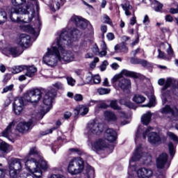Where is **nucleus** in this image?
<instances>
[{
    "mask_svg": "<svg viewBox=\"0 0 178 178\" xmlns=\"http://www.w3.org/2000/svg\"><path fill=\"white\" fill-rule=\"evenodd\" d=\"M67 81L69 86H71L72 87H73V86H74L76 83V81L72 77L67 78Z\"/></svg>",
    "mask_w": 178,
    "mask_h": 178,
    "instance_id": "obj_51",
    "label": "nucleus"
},
{
    "mask_svg": "<svg viewBox=\"0 0 178 178\" xmlns=\"http://www.w3.org/2000/svg\"><path fill=\"white\" fill-rule=\"evenodd\" d=\"M121 7L124 11L126 16H131V10L133 9V6L130 5V2L127 1L126 3L121 4Z\"/></svg>",
    "mask_w": 178,
    "mask_h": 178,
    "instance_id": "obj_23",
    "label": "nucleus"
},
{
    "mask_svg": "<svg viewBox=\"0 0 178 178\" xmlns=\"http://www.w3.org/2000/svg\"><path fill=\"white\" fill-rule=\"evenodd\" d=\"M11 2L13 6H22L26 3V0H12Z\"/></svg>",
    "mask_w": 178,
    "mask_h": 178,
    "instance_id": "obj_39",
    "label": "nucleus"
},
{
    "mask_svg": "<svg viewBox=\"0 0 178 178\" xmlns=\"http://www.w3.org/2000/svg\"><path fill=\"white\" fill-rule=\"evenodd\" d=\"M115 51H120V52H124V54H127L129 52V48L124 43H121L120 44H116L115 46Z\"/></svg>",
    "mask_w": 178,
    "mask_h": 178,
    "instance_id": "obj_28",
    "label": "nucleus"
},
{
    "mask_svg": "<svg viewBox=\"0 0 178 178\" xmlns=\"http://www.w3.org/2000/svg\"><path fill=\"white\" fill-rule=\"evenodd\" d=\"M9 149V145L6 143V142H1L0 143V151H2V152L6 153L8 152V150Z\"/></svg>",
    "mask_w": 178,
    "mask_h": 178,
    "instance_id": "obj_33",
    "label": "nucleus"
},
{
    "mask_svg": "<svg viewBox=\"0 0 178 178\" xmlns=\"http://www.w3.org/2000/svg\"><path fill=\"white\" fill-rule=\"evenodd\" d=\"M92 52L95 54V55H98V54H99V48H98V46H97V44H95L93 46Z\"/></svg>",
    "mask_w": 178,
    "mask_h": 178,
    "instance_id": "obj_56",
    "label": "nucleus"
},
{
    "mask_svg": "<svg viewBox=\"0 0 178 178\" xmlns=\"http://www.w3.org/2000/svg\"><path fill=\"white\" fill-rule=\"evenodd\" d=\"M43 92L44 90L40 89L31 90L26 96V101L28 102H38L41 99Z\"/></svg>",
    "mask_w": 178,
    "mask_h": 178,
    "instance_id": "obj_13",
    "label": "nucleus"
},
{
    "mask_svg": "<svg viewBox=\"0 0 178 178\" xmlns=\"http://www.w3.org/2000/svg\"><path fill=\"white\" fill-rule=\"evenodd\" d=\"M92 80H93L95 84H99L101 83V77L99 76V75H95L93 76Z\"/></svg>",
    "mask_w": 178,
    "mask_h": 178,
    "instance_id": "obj_50",
    "label": "nucleus"
},
{
    "mask_svg": "<svg viewBox=\"0 0 178 178\" xmlns=\"http://www.w3.org/2000/svg\"><path fill=\"white\" fill-rule=\"evenodd\" d=\"M20 172L19 170H15L10 168V176L11 178H16L17 177V174Z\"/></svg>",
    "mask_w": 178,
    "mask_h": 178,
    "instance_id": "obj_42",
    "label": "nucleus"
},
{
    "mask_svg": "<svg viewBox=\"0 0 178 178\" xmlns=\"http://www.w3.org/2000/svg\"><path fill=\"white\" fill-rule=\"evenodd\" d=\"M10 19L13 23H29L33 20L35 11L34 3L28 1L25 7H11L9 8Z\"/></svg>",
    "mask_w": 178,
    "mask_h": 178,
    "instance_id": "obj_2",
    "label": "nucleus"
},
{
    "mask_svg": "<svg viewBox=\"0 0 178 178\" xmlns=\"http://www.w3.org/2000/svg\"><path fill=\"white\" fill-rule=\"evenodd\" d=\"M103 20L104 23H106L107 24H110V26H112V20H111V18L107 15H103Z\"/></svg>",
    "mask_w": 178,
    "mask_h": 178,
    "instance_id": "obj_44",
    "label": "nucleus"
},
{
    "mask_svg": "<svg viewBox=\"0 0 178 178\" xmlns=\"http://www.w3.org/2000/svg\"><path fill=\"white\" fill-rule=\"evenodd\" d=\"M92 80H93L92 74H91V73H89V74L86 78V83L87 84H91V83H92Z\"/></svg>",
    "mask_w": 178,
    "mask_h": 178,
    "instance_id": "obj_46",
    "label": "nucleus"
},
{
    "mask_svg": "<svg viewBox=\"0 0 178 178\" xmlns=\"http://www.w3.org/2000/svg\"><path fill=\"white\" fill-rule=\"evenodd\" d=\"M170 164L168 163V154L163 153L156 159V166L158 169H168Z\"/></svg>",
    "mask_w": 178,
    "mask_h": 178,
    "instance_id": "obj_14",
    "label": "nucleus"
},
{
    "mask_svg": "<svg viewBox=\"0 0 178 178\" xmlns=\"http://www.w3.org/2000/svg\"><path fill=\"white\" fill-rule=\"evenodd\" d=\"M120 104L121 105H125V106H128V108H133L134 104L129 101H126L124 99H121L120 100Z\"/></svg>",
    "mask_w": 178,
    "mask_h": 178,
    "instance_id": "obj_40",
    "label": "nucleus"
},
{
    "mask_svg": "<svg viewBox=\"0 0 178 178\" xmlns=\"http://www.w3.org/2000/svg\"><path fill=\"white\" fill-rule=\"evenodd\" d=\"M134 102H136V104H143V102H145V97L141 95H136L134 97Z\"/></svg>",
    "mask_w": 178,
    "mask_h": 178,
    "instance_id": "obj_32",
    "label": "nucleus"
},
{
    "mask_svg": "<svg viewBox=\"0 0 178 178\" xmlns=\"http://www.w3.org/2000/svg\"><path fill=\"white\" fill-rule=\"evenodd\" d=\"M26 70V72L25 75H26L28 77H34V76H35V73L37 72V67L34 66H27Z\"/></svg>",
    "mask_w": 178,
    "mask_h": 178,
    "instance_id": "obj_27",
    "label": "nucleus"
},
{
    "mask_svg": "<svg viewBox=\"0 0 178 178\" xmlns=\"http://www.w3.org/2000/svg\"><path fill=\"white\" fill-rule=\"evenodd\" d=\"M15 115H20L24 107V100L22 97H17L13 104Z\"/></svg>",
    "mask_w": 178,
    "mask_h": 178,
    "instance_id": "obj_15",
    "label": "nucleus"
},
{
    "mask_svg": "<svg viewBox=\"0 0 178 178\" xmlns=\"http://www.w3.org/2000/svg\"><path fill=\"white\" fill-rule=\"evenodd\" d=\"M155 104H156L155 97H152L150 99L149 103L147 104H145V105L143 106H146L147 108H153V106H155Z\"/></svg>",
    "mask_w": 178,
    "mask_h": 178,
    "instance_id": "obj_41",
    "label": "nucleus"
},
{
    "mask_svg": "<svg viewBox=\"0 0 178 178\" xmlns=\"http://www.w3.org/2000/svg\"><path fill=\"white\" fill-rule=\"evenodd\" d=\"M167 135L170 138H171V140H173V141H178L177 136L174 134L172 132L168 131L167 132Z\"/></svg>",
    "mask_w": 178,
    "mask_h": 178,
    "instance_id": "obj_45",
    "label": "nucleus"
},
{
    "mask_svg": "<svg viewBox=\"0 0 178 178\" xmlns=\"http://www.w3.org/2000/svg\"><path fill=\"white\" fill-rule=\"evenodd\" d=\"M141 154H143L141 145L137 146L131 160L129 161V168L131 170H136L137 169L134 162H137V161H140V159H143V161H144V163H149V162H151V155L144 153L142 156Z\"/></svg>",
    "mask_w": 178,
    "mask_h": 178,
    "instance_id": "obj_4",
    "label": "nucleus"
},
{
    "mask_svg": "<svg viewBox=\"0 0 178 178\" xmlns=\"http://www.w3.org/2000/svg\"><path fill=\"white\" fill-rule=\"evenodd\" d=\"M59 51L56 47V40L52 44L51 48H47V51L43 56V62L48 66H55L59 60Z\"/></svg>",
    "mask_w": 178,
    "mask_h": 178,
    "instance_id": "obj_3",
    "label": "nucleus"
},
{
    "mask_svg": "<svg viewBox=\"0 0 178 178\" xmlns=\"http://www.w3.org/2000/svg\"><path fill=\"white\" fill-rule=\"evenodd\" d=\"M107 39L108 40V41H112L113 40H115V35L113 33H108L106 35Z\"/></svg>",
    "mask_w": 178,
    "mask_h": 178,
    "instance_id": "obj_57",
    "label": "nucleus"
},
{
    "mask_svg": "<svg viewBox=\"0 0 178 178\" xmlns=\"http://www.w3.org/2000/svg\"><path fill=\"white\" fill-rule=\"evenodd\" d=\"M26 69H27V65H17V66L13 67L11 69V72L13 74H17V73H20L24 70H26Z\"/></svg>",
    "mask_w": 178,
    "mask_h": 178,
    "instance_id": "obj_29",
    "label": "nucleus"
},
{
    "mask_svg": "<svg viewBox=\"0 0 178 178\" xmlns=\"http://www.w3.org/2000/svg\"><path fill=\"white\" fill-rule=\"evenodd\" d=\"M36 161V163H38V166H31L29 165L28 166V169L31 173H32L33 177L36 178H41L42 176V171L41 169L43 170H47L49 168V165H48V163L44 160L42 156L40 157V159Z\"/></svg>",
    "mask_w": 178,
    "mask_h": 178,
    "instance_id": "obj_7",
    "label": "nucleus"
},
{
    "mask_svg": "<svg viewBox=\"0 0 178 178\" xmlns=\"http://www.w3.org/2000/svg\"><path fill=\"white\" fill-rule=\"evenodd\" d=\"M2 42H0V49H2V54L6 55V56L12 55L14 58H16V56L22 55V51H20V49L19 47H12L10 45L2 47Z\"/></svg>",
    "mask_w": 178,
    "mask_h": 178,
    "instance_id": "obj_11",
    "label": "nucleus"
},
{
    "mask_svg": "<svg viewBox=\"0 0 178 178\" xmlns=\"http://www.w3.org/2000/svg\"><path fill=\"white\" fill-rule=\"evenodd\" d=\"M68 172L70 175H79L84 170V161L81 157H75L71 159L68 164Z\"/></svg>",
    "mask_w": 178,
    "mask_h": 178,
    "instance_id": "obj_6",
    "label": "nucleus"
},
{
    "mask_svg": "<svg viewBox=\"0 0 178 178\" xmlns=\"http://www.w3.org/2000/svg\"><path fill=\"white\" fill-rule=\"evenodd\" d=\"M152 130V127H148L146 131L143 134V137L144 140L147 138V135H148V141L150 144L153 145H156L161 144V137L156 132H150Z\"/></svg>",
    "mask_w": 178,
    "mask_h": 178,
    "instance_id": "obj_10",
    "label": "nucleus"
},
{
    "mask_svg": "<svg viewBox=\"0 0 178 178\" xmlns=\"http://www.w3.org/2000/svg\"><path fill=\"white\" fill-rule=\"evenodd\" d=\"M88 108L86 106H81L79 107V114L81 116H86V115H87V113H88Z\"/></svg>",
    "mask_w": 178,
    "mask_h": 178,
    "instance_id": "obj_35",
    "label": "nucleus"
},
{
    "mask_svg": "<svg viewBox=\"0 0 178 178\" xmlns=\"http://www.w3.org/2000/svg\"><path fill=\"white\" fill-rule=\"evenodd\" d=\"M61 123L60 121H57L56 122V126H58L56 128V127H53L47 131H46V133L44 134V136L47 135V134H51V133H52V131H54V130H56V129H58V127L59 126H60Z\"/></svg>",
    "mask_w": 178,
    "mask_h": 178,
    "instance_id": "obj_43",
    "label": "nucleus"
},
{
    "mask_svg": "<svg viewBox=\"0 0 178 178\" xmlns=\"http://www.w3.org/2000/svg\"><path fill=\"white\" fill-rule=\"evenodd\" d=\"M50 8L51 9L52 12H55L56 10H59V9H60V4L59 3V2H56V8H54L52 5H51Z\"/></svg>",
    "mask_w": 178,
    "mask_h": 178,
    "instance_id": "obj_52",
    "label": "nucleus"
},
{
    "mask_svg": "<svg viewBox=\"0 0 178 178\" xmlns=\"http://www.w3.org/2000/svg\"><path fill=\"white\" fill-rule=\"evenodd\" d=\"M15 127V123L10 122L7 128L1 133L3 137L9 138L12 136V127Z\"/></svg>",
    "mask_w": 178,
    "mask_h": 178,
    "instance_id": "obj_24",
    "label": "nucleus"
},
{
    "mask_svg": "<svg viewBox=\"0 0 178 178\" xmlns=\"http://www.w3.org/2000/svg\"><path fill=\"white\" fill-rule=\"evenodd\" d=\"M49 178H66V177L62 175L52 174Z\"/></svg>",
    "mask_w": 178,
    "mask_h": 178,
    "instance_id": "obj_60",
    "label": "nucleus"
},
{
    "mask_svg": "<svg viewBox=\"0 0 178 178\" xmlns=\"http://www.w3.org/2000/svg\"><path fill=\"white\" fill-rule=\"evenodd\" d=\"M69 151L71 152V154H81L80 149L77 148H71L69 149Z\"/></svg>",
    "mask_w": 178,
    "mask_h": 178,
    "instance_id": "obj_55",
    "label": "nucleus"
},
{
    "mask_svg": "<svg viewBox=\"0 0 178 178\" xmlns=\"http://www.w3.org/2000/svg\"><path fill=\"white\" fill-rule=\"evenodd\" d=\"M143 23V24H149V17H148V15H145Z\"/></svg>",
    "mask_w": 178,
    "mask_h": 178,
    "instance_id": "obj_61",
    "label": "nucleus"
},
{
    "mask_svg": "<svg viewBox=\"0 0 178 178\" xmlns=\"http://www.w3.org/2000/svg\"><path fill=\"white\" fill-rule=\"evenodd\" d=\"M10 169H15V170H19L22 169V161L19 159H11L9 161Z\"/></svg>",
    "mask_w": 178,
    "mask_h": 178,
    "instance_id": "obj_22",
    "label": "nucleus"
},
{
    "mask_svg": "<svg viewBox=\"0 0 178 178\" xmlns=\"http://www.w3.org/2000/svg\"><path fill=\"white\" fill-rule=\"evenodd\" d=\"M74 99L77 101V102H80V101H83V95H80V94H76L75 95V96L74 97Z\"/></svg>",
    "mask_w": 178,
    "mask_h": 178,
    "instance_id": "obj_58",
    "label": "nucleus"
},
{
    "mask_svg": "<svg viewBox=\"0 0 178 178\" xmlns=\"http://www.w3.org/2000/svg\"><path fill=\"white\" fill-rule=\"evenodd\" d=\"M53 86L57 88V90H62L63 88V83H62V82H56L53 84Z\"/></svg>",
    "mask_w": 178,
    "mask_h": 178,
    "instance_id": "obj_48",
    "label": "nucleus"
},
{
    "mask_svg": "<svg viewBox=\"0 0 178 178\" xmlns=\"http://www.w3.org/2000/svg\"><path fill=\"white\" fill-rule=\"evenodd\" d=\"M97 92H98V94H99V95H105L109 94V92H111V89L99 88V89H97Z\"/></svg>",
    "mask_w": 178,
    "mask_h": 178,
    "instance_id": "obj_36",
    "label": "nucleus"
},
{
    "mask_svg": "<svg viewBox=\"0 0 178 178\" xmlns=\"http://www.w3.org/2000/svg\"><path fill=\"white\" fill-rule=\"evenodd\" d=\"M140 58L132 57L131 58L130 63H132V65H140Z\"/></svg>",
    "mask_w": 178,
    "mask_h": 178,
    "instance_id": "obj_49",
    "label": "nucleus"
},
{
    "mask_svg": "<svg viewBox=\"0 0 178 178\" xmlns=\"http://www.w3.org/2000/svg\"><path fill=\"white\" fill-rule=\"evenodd\" d=\"M104 117L105 119L108 120V122H116V120H118V117H116L115 113L112 111H105Z\"/></svg>",
    "mask_w": 178,
    "mask_h": 178,
    "instance_id": "obj_25",
    "label": "nucleus"
},
{
    "mask_svg": "<svg viewBox=\"0 0 178 178\" xmlns=\"http://www.w3.org/2000/svg\"><path fill=\"white\" fill-rule=\"evenodd\" d=\"M86 130L88 136L101 134L104 131V125L93 120L87 124Z\"/></svg>",
    "mask_w": 178,
    "mask_h": 178,
    "instance_id": "obj_8",
    "label": "nucleus"
},
{
    "mask_svg": "<svg viewBox=\"0 0 178 178\" xmlns=\"http://www.w3.org/2000/svg\"><path fill=\"white\" fill-rule=\"evenodd\" d=\"M31 124H33L31 122H19L17 126V130L19 131V133H26V131H29V130H30Z\"/></svg>",
    "mask_w": 178,
    "mask_h": 178,
    "instance_id": "obj_21",
    "label": "nucleus"
},
{
    "mask_svg": "<svg viewBox=\"0 0 178 178\" xmlns=\"http://www.w3.org/2000/svg\"><path fill=\"white\" fill-rule=\"evenodd\" d=\"M175 79H172V78H168L164 87L162 88V94H163V91H165L167 88H169V87H170V86H172V84H175Z\"/></svg>",
    "mask_w": 178,
    "mask_h": 178,
    "instance_id": "obj_31",
    "label": "nucleus"
},
{
    "mask_svg": "<svg viewBox=\"0 0 178 178\" xmlns=\"http://www.w3.org/2000/svg\"><path fill=\"white\" fill-rule=\"evenodd\" d=\"M56 97V90L54 88L49 90L43 97V104L46 106L43 109L40 110V112L37 115V119H42L44 115L47 112H49L51 109V105H52V99Z\"/></svg>",
    "mask_w": 178,
    "mask_h": 178,
    "instance_id": "obj_5",
    "label": "nucleus"
},
{
    "mask_svg": "<svg viewBox=\"0 0 178 178\" xmlns=\"http://www.w3.org/2000/svg\"><path fill=\"white\" fill-rule=\"evenodd\" d=\"M30 35L22 33L20 35L19 38L17 40L18 45L27 48L30 44Z\"/></svg>",
    "mask_w": 178,
    "mask_h": 178,
    "instance_id": "obj_18",
    "label": "nucleus"
},
{
    "mask_svg": "<svg viewBox=\"0 0 178 178\" xmlns=\"http://www.w3.org/2000/svg\"><path fill=\"white\" fill-rule=\"evenodd\" d=\"M104 148H106V142L104 139H98L92 144L94 151H102Z\"/></svg>",
    "mask_w": 178,
    "mask_h": 178,
    "instance_id": "obj_19",
    "label": "nucleus"
},
{
    "mask_svg": "<svg viewBox=\"0 0 178 178\" xmlns=\"http://www.w3.org/2000/svg\"><path fill=\"white\" fill-rule=\"evenodd\" d=\"M8 20V16L5 11H0V24H3Z\"/></svg>",
    "mask_w": 178,
    "mask_h": 178,
    "instance_id": "obj_34",
    "label": "nucleus"
},
{
    "mask_svg": "<svg viewBox=\"0 0 178 178\" xmlns=\"http://www.w3.org/2000/svg\"><path fill=\"white\" fill-rule=\"evenodd\" d=\"M80 31L76 29H70L65 28L63 29L58 37L56 39V45L58 52L59 62H73L74 60V53L70 50H66V45H72L74 41L77 40Z\"/></svg>",
    "mask_w": 178,
    "mask_h": 178,
    "instance_id": "obj_1",
    "label": "nucleus"
},
{
    "mask_svg": "<svg viewBox=\"0 0 178 178\" xmlns=\"http://www.w3.org/2000/svg\"><path fill=\"white\" fill-rule=\"evenodd\" d=\"M140 48H138L136 49V50H133L131 52V55H133V56L134 58H136V56L137 55V54H140Z\"/></svg>",
    "mask_w": 178,
    "mask_h": 178,
    "instance_id": "obj_62",
    "label": "nucleus"
},
{
    "mask_svg": "<svg viewBox=\"0 0 178 178\" xmlns=\"http://www.w3.org/2000/svg\"><path fill=\"white\" fill-rule=\"evenodd\" d=\"M118 81L119 88L122 89L123 91L129 90L131 87V82L130 80L122 77V74H116L111 80V83L113 84Z\"/></svg>",
    "mask_w": 178,
    "mask_h": 178,
    "instance_id": "obj_9",
    "label": "nucleus"
},
{
    "mask_svg": "<svg viewBox=\"0 0 178 178\" xmlns=\"http://www.w3.org/2000/svg\"><path fill=\"white\" fill-rule=\"evenodd\" d=\"M110 106L115 111H120V106L118 105V101L116 100L111 101L110 103Z\"/></svg>",
    "mask_w": 178,
    "mask_h": 178,
    "instance_id": "obj_38",
    "label": "nucleus"
},
{
    "mask_svg": "<svg viewBox=\"0 0 178 178\" xmlns=\"http://www.w3.org/2000/svg\"><path fill=\"white\" fill-rule=\"evenodd\" d=\"M70 22L74 23L79 29H82L83 30L87 29V22L83 19L81 17L73 15L70 19Z\"/></svg>",
    "mask_w": 178,
    "mask_h": 178,
    "instance_id": "obj_16",
    "label": "nucleus"
},
{
    "mask_svg": "<svg viewBox=\"0 0 178 178\" xmlns=\"http://www.w3.org/2000/svg\"><path fill=\"white\" fill-rule=\"evenodd\" d=\"M168 149L170 154L173 158V156H175V154L176 153V148L175 147V145H173V143H170L168 144Z\"/></svg>",
    "mask_w": 178,
    "mask_h": 178,
    "instance_id": "obj_37",
    "label": "nucleus"
},
{
    "mask_svg": "<svg viewBox=\"0 0 178 178\" xmlns=\"http://www.w3.org/2000/svg\"><path fill=\"white\" fill-rule=\"evenodd\" d=\"M118 74H121V77H123V76H125L126 77H133L134 79H137L138 77L136 72L127 70H122Z\"/></svg>",
    "mask_w": 178,
    "mask_h": 178,
    "instance_id": "obj_26",
    "label": "nucleus"
},
{
    "mask_svg": "<svg viewBox=\"0 0 178 178\" xmlns=\"http://www.w3.org/2000/svg\"><path fill=\"white\" fill-rule=\"evenodd\" d=\"M169 12L170 13H172V15H176L178 13V8H171Z\"/></svg>",
    "mask_w": 178,
    "mask_h": 178,
    "instance_id": "obj_64",
    "label": "nucleus"
},
{
    "mask_svg": "<svg viewBox=\"0 0 178 178\" xmlns=\"http://www.w3.org/2000/svg\"><path fill=\"white\" fill-rule=\"evenodd\" d=\"M162 8H163V5L161 3H156V6L154 7V9L156 12H161Z\"/></svg>",
    "mask_w": 178,
    "mask_h": 178,
    "instance_id": "obj_54",
    "label": "nucleus"
},
{
    "mask_svg": "<svg viewBox=\"0 0 178 178\" xmlns=\"http://www.w3.org/2000/svg\"><path fill=\"white\" fill-rule=\"evenodd\" d=\"M139 65H142L144 67L148 65V62L145 60L140 59L139 61Z\"/></svg>",
    "mask_w": 178,
    "mask_h": 178,
    "instance_id": "obj_63",
    "label": "nucleus"
},
{
    "mask_svg": "<svg viewBox=\"0 0 178 178\" xmlns=\"http://www.w3.org/2000/svg\"><path fill=\"white\" fill-rule=\"evenodd\" d=\"M13 87H15V86L13 84L6 86L3 89V92H8V91H12L13 90Z\"/></svg>",
    "mask_w": 178,
    "mask_h": 178,
    "instance_id": "obj_47",
    "label": "nucleus"
},
{
    "mask_svg": "<svg viewBox=\"0 0 178 178\" xmlns=\"http://www.w3.org/2000/svg\"><path fill=\"white\" fill-rule=\"evenodd\" d=\"M168 45V49L167 50V53L170 56H173V49H172V46L170 44Z\"/></svg>",
    "mask_w": 178,
    "mask_h": 178,
    "instance_id": "obj_59",
    "label": "nucleus"
},
{
    "mask_svg": "<svg viewBox=\"0 0 178 178\" xmlns=\"http://www.w3.org/2000/svg\"><path fill=\"white\" fill-rule=\"evenodd\" d=\"M152 115L149 113L147 112L145 114H144L142 118H141V122L143 124H149V122H151V118Z\"/></svg>",
    "mask_w": 178,
    "mask_h": 178,
    "instance_id": "obj_30",
    "label": "nucleus"
},
{
    "mask_svg": "<svg viewBox=\"0 0 178 178\" xmlns=\"http://www.w3.org/2000/svg\"><path fill=\"white\" fill-rule=\"evenodd\" d=\"M105 137L109 143H113V141H116L118 138V133L113 129L109 128L107 129L105 132Z\"/></svg>",
    "mask_w": 178,
    "mask_h": 178,
    "instance_id": "obj_20",
    "label": "nucleus"
},
{
    "mask_svg": "<svg viewBox=\"0 0 178 178\" xmlns=\"http://www.w3.org/2000/svg\"><path fill=\"white\" fill-rule=\"evenodd\" d=\"M158 52V58H159L160 59H166V55H165V53L163 51H161V49H159Z\"/></svg>",
    "mask_w": 178,
    "mask_h": 178,
    "instance_id": "obj_53",
    "label": "nucleus"
},
{
    "mask_svg": "<svg viewBox=\"0 0 178 178\" xmlns=\"http://www.w3.org/2000/svg\"><path fill=\"white\" fill-rule=\"evenodd\" d=\"M136 175L138 178H151L152 177L153 172L151 169L141 168L137 170Z\"/></svg>",
    "mask_w": 178,
    "mask_h": 178,
    "instance_id": "obj_17",
    "label": "nucleus"
},
{
    "mask_svg": "<svg viewBox=\"0 0 178 178\" xmlns=\"http://www.w3.org/2000/svg\"><path fill=\"white\" fill-rule=\"evenodd\" d=\"M31 155H38L39 158H40L41 155L40 154V152H38V150L37 149V147H33L32 148H31L30 151H29V154L25 157L24 159V162H25V165L26 166H38V163H37V160L33 159V158H30V156H31Z\"/></svg>",
    "mask_w": 178,
    "mask_h": 178,
    "instance_id": "obj_12",
    "label": "nucleus"
}]
</instances>
